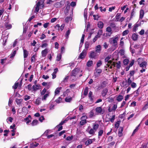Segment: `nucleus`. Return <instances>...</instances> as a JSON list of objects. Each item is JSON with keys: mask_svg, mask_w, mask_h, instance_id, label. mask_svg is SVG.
Wrapping results in <instances>:
<instances>
[{"mask_svg": "<svg viewBox=\"0 0 148 148\" xmlns=\"http://www.w3.org/2000/svg\"><path fill=\"white\" fill-rule=\"evenodd\" d=\"M110 58L111 57L110 56H107L105 59V62H107V63L106 64V66H105V67L107 69L108 67H109L110 64H112V63L113 64V65L114 64V62H112V60H109Z\"/></svg>", "mask_w": 148, "mask_h": 148, "instance_id": "nucleus-1", "label": "nucleus"}, {"mask_svg": "<svg viewBox=\"0 0 148 148\" xmlns=\"http://www.w3.org/2000/svg\"><path fill=\"white\" fill-rule=\"evenodd\" d=\"M87 116H82L81 118V121L80 122L79 124L81 126H83L87 123V121L86 119H88Z\"/></svg>", "mask_w": 148, "mask_h": 148, "instance_id": "nucleus-2", "label": "nucleus"}, {"mask_svg": "<svg viewBox=\"0 0 148 148\" xmlns=\"http://www.w3.org/2000/svg\"><path fill=\"white\" fill-rule=\"evenodd\" d=\"M65 3V1L61 0L60 2H57L54 4V6L56 8H59L63 6Z\"/></svg>", "mask_w": 148, "mask_h": 148, "instance_id": "nucleus-3", "label": "nucleus"}, {"mask_svg": "<svg viewBox=\"0 0 148 148\" xmlns=\"http://www.w3.org/2000/svg\"><path fill=\"white\" fill-rule=\"evenodd\" d=\"M87 54L86 50L84 49L78 56V59H83L85 57Z\"/></svg>", "mask_w": 148, "mask_h": 148, "instance_id": "nucleus-4", "label": "nucleus"}, {"mask_svg": "<svg viewBox=\"0 0 148 148\" xmlns=\"http://www.w3.org/2000/svg\"><path fill=\"white\" fill-rule=\"evenodd\" d=\"M97 55V53L96 52L94 51H92L90 52V54L89 56L90 58L95 59Z\"/></svg>", "mask_w": 148, "mask_h": 148, "instance_id": "nucleus-5", "label": "nucleus"}, {"mask_svg": "<svg viewBox=\"0 0 148 148\" xmlns=\"http://www.w3.org/2000/svg\"><path fill=\"white\" fill-rule=\"evenodd\" d=\"M80 71V70L79 68H76L72 71L71 74L76 76L77 74Z\"/></svg>", "mask_w": 148, "mask_h": 148, "instance_id": "nucleus-6", "label": "nucleus"}, {"mask_svg": "<svg viewBox=\"0 0 148 148\" xmlns=\"http://www.w3.org/2000/svg\"><path fill=\"white\" fill-rule=\"evenodd\" d=\"M106 31L107 32L106 34L107 36H110L112 34V30L110 27H108L106 29Z\"/></svg>", "mask_w": 148, "mask_h": 148, "instance_id": "nucleus-7", "label": "nucleus"}, {"mask_svg": "<svg viewBox=\"0 0 148 148\" xmlns=\"http://www.w3.org/2000/svg\"><path fill=\"white\" fill-rule=\"evenodd\" d=\"M138 64H139L140 66L141 67H142V68H146L147 63L146 61H144L140 64H139V62H138Z\"/></svg>", "mask_w": 148, "mask_h": 148, "instance_id": "nucleus-8", "label": "nucleus"}, {"mask_svg": "<svg viewBox=\"0 0 148 148\" xmlns=\"http://www.w3.org/2000/svg\"><path fill=\"white\" fill-rule=\"evenodd\" d=\"M70 9V5L68 4L65 9L64 11L65 14L66 15H68Z\"/></svg>", "mask_w": 148, "mask_h": 148, "instance_id": "nucleus-9", "label": "nucleus"}, {"mask_svg": "<svg viewBox=\"0 0 148 148\" xmlns=\"http://www.w3.org/2000/svg\"><path fill=\"white\" fill-rule=\"evenodd\" d=\"M101 50V48L100 45H99L96 47L95 51L97 53H100Z\"/></svg>", "mask_w": 148, "mask_h": 148, "instance_id": "nucleus-10", "label": "nucleus"}, {"mask_svg": "<svg viewBox=\"0 0 148 148\" xmlns=\"http://www.w3.org/2000/svg\"><path fill=\"white\" fill-rule=\"evenodd\" d=\"M40 87V85H34L32 87V88L33 89V91H36L38 90L39 88V87Z\"/></svg>", "mask_w": 148, "mask_h": 148, "instance_id": "nucleus-11", "label": "nucleus"}, {"mask_svg": "<svg viewBox=\"0 0 148 148\" xmlns=\"http://www.w3.org/2000/svg\"><path fill=\"white\" fill-rule=\"evenodd\" d=\"M108 92V89L107 88H105L102 91L101 95L103 97H105L107 95Z\"/></svg>", "mask_w": 148, "mask_h": 148, "instance_id": "nucleus-12", "label": "nucleus"}, {"mask_svg": "<svg viewBox=\"0 0 148 148\" xmlns=\"http://www.w3.org/2000/svg\"><path fill=\"white\" fill-rule=\"evenodd\" d=\"M94 110L93 109L91 110L90 112L88 113L89 117L90 118H91L93 116H94L95 115L94 114Z\"/></svg>", "mask_w": 148, "mask_h": 148, "instance_id": "nucleus-13", "label": "nucleus"}, {"mask_svg": "<svg viewBox=\"0 0 148 148\" xmlns=\"http://www.w3.org/2000/svg\"><path fill=\"white\" fill-rule=\"evenodd\" d=\"M47 49H45L44 50L42 51L41 54L42 57H44L46 56L47 53Z\"/></svg>", "mask_w": 148, "mask_h": 148, "instance_id": "nucleus-14", "label": "nucleus"}, {"mask_svg": "<svg viewBox=\"0 0 148 148\" xmlns=\"http://www.w3.org/2000/svg\"><path fill=\"white\" fill-rule=\"evenodd\" d=\"M115 21H120V14L117 13L115 16Z\"/></svg>", "mask_w": 148, "mask_h": 148, "instance_id": "nucleus-15", "label": "nucleus"}, {"mask_svg": "<svg viewBox=\"0 0 148 148\" xmlns=\"http://www.w3.org/2000/svg\"><path fill=\"white\" fill-rule=\"evenodd\" d=\"M102 70L101 69H98L96 70V73H95V76L98 77L100 74L102 72Z\"/></svg>", "mask_w": 148, "mask_h": 148, "instance_id": "nucleus-16", "label": "nucleus"}, {"mask_svg": "<svg viewBox=\"0 0 148 148\" xmlns=\"http://www.w3.org/2000/svg\"><path fill=\"white\" fill-rule=\"evenodd\" d=\"M77 78L76 76L73 75L72 74H71V77H70V80L72 82H74L76 80Z\"/></svg>", "mask_w": 148, "mask_h": 148, "instance_id": "nucleus-17", "label": "nucleus"}, {"mask_svg": "<svg viewBox=\"0 0 148 148\" xmlns=\"http://www.w3.org/2000/svg\"><path fill=\"white\" fill-rule=\"evenodd\" d=\"M99 125L98 123H95L92 127V129H94L95 131H96L99 128Z\"/></svg>", "mask_w": 148, "mask_h": 148, "instance_id": "nucleus-18", "label": "nucleus"}, {"mask_svg": "<svg viewBox=\"0 0 148 148\" xmlns=\"http://www.w3.org/2000/svg\"><path fill=\"white\" fill-rule=\"evenodd\" d=\"M118 38H114L111 41V43L113 44V46H115L116 45H117V42L116 40Z\"/></svg>", "mask_w": 148, "mask_h": 148, "instance_id": "nucleus-19", "label": "nucleus"}, {"mask_svg": "<svg viewBox=\"0 0 148 148\" xmlns=\"http://www.w3.org/2000/svg\"><path fill=\"white\" fill-rule=\"evenodd\" d=\"M62 88L61 87L57 88L55 91V95H56L59 94Z\"/></svg>", "mask_w": 148, "mask_h": 148, "instance_id": "nucleus-20", "label": "nucleus"}, {"mask_svg": "<svg viewBox=\"0 0 148 148\" xmlns=\"http://www.w3.org/2000/svg\"><path fill=\"white\" fill-rule=\"evenodd\" d=\"M129 61V60L128 59H125L123 60V64L124 65H127L128 64Z\"/></svg>", "mask_w": 148, "mask_h": 148, "instance_id": "nucleus-21", "label": "nucleus"}, {"mask_svg": "<svg viewBox=\"0 0 148 148\" xmlns=\"http://www.w3.org/2000/svg\"><path fill=\"white\" fill-rule=\"evenodd\" d=\"M103 23L102 21L98 22L97 24L98 27L100 29H102L103 26Z\"/></svg>", "mask_w": 148, "mask_h": 148, "instance_id": "nucleus-22", "label": "nucleus"}, {"mask_svg": "<svg viewBox=\"0 0 148 148\" xmlns=\"http://www.w3.org/2000/svg\"><path fill=\"white\" fill-rule=\"evenodd\" d=\"M23 57L24 58H26L28 56V51L26 49H23Z\"/></svg>", "mask_w": 148, "mask_h": 148, "instance_id": "nucleus-23", "label": "nucleus"}, {"mask_svg": "<svg viewBox=\"0 0 148 148\" xmlns=\"http://www.w3.org/2000/svg\"><path fill=\"white\" fill-rule=\"evenodd\" d=\"M102 110V109L101 107H97L95 109L96 112L99 113H101Z\"/></svg>", "mask_w": 148, "mask_h": 148, "instance_id": "nucleus-24", "label": "nucleus"}, {"mask_svg": "<svg viewBox=\"0 0 148 148\" xmlns=\"http://www.w3.org/2000/svg\"><path fill=\"white\" fill-rule=\"evenodd\" d=\"M144 13L143 10H141L140 11L139 18L142 19L143 17Z\"/></svg>", "mask_w": 148, "mask_h": 148, "instance_id": "nucleus-25", "label": "nucleus"}, {"mask_svg": "<svg viewBox=\"0 0 148 148\" xmlns=\"http://www.w3.org/2000/svg\"><path fill=\"white\" fill-rule=\"evenodd\" d=\"M38 121L36 119L34 120L31 123V125L32 126H34L37 125L38 123Z\"/></svg>", "mask_w": 148, "mask_h": 148, "instance_id": "nucleus-26", "label": "nucleus"}, {"mask_svg": "<svg viewBox=\"0 0 148 148\" xmlns=\"http://www.w3.org/2000/svg\"><path fill=\"white\" fill-rule=\"evenodd\" d=\"M90 43L89 42L86 41L85 42V48L86 50H87L88 49L90 45Z\"/></svg>", "mask_w": 148, "mask_h": 148, "instance_id": "nucleus-27", "label": "nucleus"}, {"mask_svg": "<svg viewBox=\"0 0 148 148\" xmlns=\"http://www.w3.org/2000/svg\"><path fill=\"white\" fill-rule=\"evenodd\" d=\"M129 41H130V51L132 53V54H133V53H135V50L134 49H132V48H131V46L132 45H133V43H132V42L130 40V39H129Z\"/></svg>", "mask_w": 148, "mask_h": 148, "instance_id": "nucleus-28", "label": "nucleus"}, {"mask_svg": "<svg viewBox=\"0 0 148 148\" xmlns=\"http://www.w3.org/2000/svg\"><path fill=\"white\" fill-rule=\"evenodd\" d=\"M140 125V124H139L138 125V126H137L135 129L133 131V132H132V136H133L134 134L138 130V127H139V126Z\"/></svg>", "mask_w": 148, "mask_h": 148, "instance_id": "nucleus-29", "label": "nucleus"}, {"mask_svg": "<svg viewBox=\"0 0 148 148\" xmlns=\"http://www.w3.org/2000/svg\"><path fill=\"white\" fill-rule=\"evenodd\" d=\"M72 97H67L65 99V101L66 102H70L72 100Z\"/></svg>", "mask_w": 148, "mask_h": 148, "instance_id": "nucleus-30", "label": "nucleus"}, {"mask_svg": "<svg viewBox=\"0 0 148 148\" xmlns=\"http://www.w3.org/2000/svg\"><path fill=\"white\" fill-rule=\"evenodd\" d=\"M22 101L23 99H18L16 98L15 99V101L17 105L20 104Z\"/></svg>", "mask_w": 148, "mask_h": 148, "instance_id": "nucleus-31", "label": "nucleus"}, {"mask_svg": "<svg viewBox=\"0 0 148 148\" xmlns=\"http://www.w3.org/2000/svg\"><path fill=\"white\" fill-rule=\"evenodd\" d=\"M72 19V18L70 16H67L66 18L65 19V21L66 23H68L69 21H71Z\"/></svg>", "mask_w": 148, "mask_h": 148, "instance_id": "nucleus-32", "label": "nucleus"}, {"mask_svg": "<svg viewBox=\"0 0 148 148\" xmlns=\"http://www.w3.org/2000/svg\"><path fill=\"white\" fill-rule=\"evenodd\" d=\"M49 96V92L47 93H46V94H45L43 96V97L42 98V100H46L47 97H48Z\"/></svg>", "mask_w": 148, "mask_h": 148, "instance_id": "nucleus-33", "label": "nucleus"}, {"mask_svg": "<svg viewBox=\"0 0 148 148\" xmlns=\"http://www.w3.org/2000/svg\"><path fill=\"white\" fill-rule=\"evenodd\" d=\"M88 92V88L87 87H86L84 89V95L86 96L87 95Z\"/></svg>", "mask_w": 148, "mask_h": 148, "instance_id": "nucleus-34", "label": "nucleus"}, {"mask_svg": "<svg viewBox=\"0 0 148 148\" xmlns=\"http://www.w3.org/2000/svg\"><path fill=\"white\" fill-rule=\"evenodd\" d=\"M93 64V62L92 60L88 61L86 63V65L88 67L91 66Z\"/></svg>", "mask_w": 148, "mask_h": 148, "instance_id": "nucleus-35", "label": "nucleus"}, {"mask_svg": "<svg viewBox=\"0 0 148 148\" xmlns=\"http://www.w3.org/2000/svg\"><path fill=\"white\" fill-rule=\"evenodd\" d=\"M62 58V55L61 53H59L58 54L56 57V60L57 61H60Z\"/></svg>", "mask_w": 148, "mask_h": 148, "instance_id": "nucleus-36", "label": "nucleus"}, {"mask_svg": "<svg viewBox=\"0 0 148 148\" xmlns=\"http://www.w3.org/2000/svg\"><path fill=\"white\" fill-rule=\"evenodd\" d=\"M28 27L26 26H24L23 29V34L24 36L25 34L27 31Z\"/></svg>", "mask_w": 148, "mask_h": 148, "instance_id": "nucleus-37", "label": "nucleus"}, {"mask_svg": "<svg viewBox=\"0 0 148 148\" xmlns=\"http://www.w3.org/2000/svg\"><path fill=\"white\" fill-rule=\"evenodd\" d=\"M103 131L102 130H99L98 132V136H101L103 134Z\"/></svg>", "mask_w": 148, "mask_h": 148, "instance_id": "nucleus-38", "label": "nucleus"}, {"mask_svg": "<svg viewBox=\"0 0 148 148\" xmlns=\"http://www.w3.org/2000/svg\"><path fill=\"white\" fill-rule=\"evenodd\" d=\"M16 53V50H14L13 52L11 53L10 55V58H13L15 56Z\"/></svg>", "mask_w": 148, "mask_h": 148, "instance_id": "nucleus-39", "label": "nucleus"}, {"mask_svg": "<svg viewBox=\"0 0 148 148\" xmlns=\"http://www.w3.org/2000/svg\"><path fill=\"white\" fill-rule=\"evenodd\" d=\"M106 82L105 81H103L101 84L100 87L102 88L105 87L106 86Z\"/></svg>", "mask_w": 148, "mask_h": 148, "instance_id": "nucleus-40", "label": "nucleus"}, {"mask_svg": "<svg viewBox=\"0 0 148 148\" xmlns=\"http://www.w3.org/2000/svg\"><path fill=\"white\" fill-rule=\"evenodd\" d=\"M6 28L8 29H9L11 28L12 26L11 24H9L8 23H6L5 25Z\"/></svg>", "mask_w": 148, "mask_h": 148, "instance_id": "nucleus-41", "label": "nucleus"}, {"mask_svg": "<svg viewBox=\"0 0 148 148\" xmlns=\"http://www.w3.org/2000/svg\"><path fill=\"white\" fill-rule=\"evenodd\" d=\"M18 84H19L18 82H16L15 83L14 85L12 86L14 90L16 89L17 88L18 86Z\"/></svg>", "mask_w": 148, "mask_h": 148, "instance_id": "nucleus-42", "label": "nucleus"}, {"mask_svg": "<svg viewBox=\"0 0 148 148\" xmlns=\"http://www.w3.org/2000/svg\"><path fill=\"white\" fill-rule=\"evenodd\" d=\"M96 131L93 129L92 128L89 131L88 133L90 134H93Z\"/></svg>", "mask_w": 148, "mask_h": 148, "instance_id": "nucleus-43", "label": "nucleus"}, {"mask_svg": "<svg viewBox=\"0 0 148 148\" xmlns=\"http://www.w3.org/2000/svg\"><path fill=\"white\" fill-rule=\"evenodd\" d=\"M62 100V98L60 97H59L55 101L56 103H60Z\"/></svg>", "mask_w": 148, "mask_h": 148, "instance_id": "nucleus-44", "label": "nucleus"}, {"mask_svg": "<svg viewBox=\"0 0 148 148\" xmlns=\"http://www.w3.org/2000/svg\"><path fill=\"white\" fill-rule=\"evenodd\" d=\"M93 16L94 17V20H98L100 17L98 15H93Z\"/></svg>", "mask_w": 148, "mask_h": 148, "instance_id": "nucleus-45", "label": "nucleus"}, {"mask_svg": "<svg viewBox=\"0 0 148 148\" xmlns=\"http://www.w3.org/2000/svg\"><path fill=\"white\" fill-rule=\"evenodd\" d=\"M148 108V102L145 104L143 108L142 109V110L143 111L145 110Z\"/></svg>", "mask_w": 148, "mask_h": 148, "instance_id": "nucleus-46", "label": "nucleus"}, {"mask_svg": "<svg viewBox=\"0 0 148 148\" xmlns=\"http://www.w3.org/2000/svg\"><path fill=\"white\" fill-rule=\"evenodd\" d=\"M71 33V30L70 29L68 30L66 32L65 34V36L66 37H69L70 34Z\"/></svg>", "mask_w": 148, "mask_h": 148, "instance_id": "nucleus-47", "label": "nucleus"}, {"mask_svg": "<svg viewBox=\"0 0 148 148\" xmlns=\"http://www.w3.org/2000/svg\"><path fill=\"white\" fill-rule=\"evenodd\" d=\"M120 121H117L115 124V127L116 129L118 128L120 125Z\"/></svg>", "mask_w": 148, "mask_h": 148, "instance_id": "nucleus-48", "label": "nucleus"}, {"mask_svg": "<svg viewBox=\"0 0 148 148\" xmlns=\"http://www.w3.org/2000/svg\"><path fill=\"white\" fill-rule=\"evenodd\" d=\"M148 144V143H145V144H143L141 146V147L140 148H148L147 145Z\"/></svg>", "mask_w": 148, "mask_h": 148, "instance_id": "nucleus-49", "label": "nucleus"}, {"mask_svg": "<svg viewBox=\"0 0 148 148\" xmlns=\"http://www.w3.org/2000/svg\"><path fill=\"white\" fill-rule=\"evenodd\" d=\"M102 33V31L101 30H99V32L97 33L98 35H96L95 36V37H100V35H99V34H100V35H101Z\"/></svg>", "mask_w": 148, "mask_h": 148, "instance_id": "nucleus-50", "label": "nucleus"}, {"mask_svg": "<svg viewBox=\"0 0 148 148\" xmlns=\"http://www.w3.org/2000/svg\"><path fill=\"white\" fill-rule=\"evenodd\" d=\"M35 55H33L31 58V61L32 62H35Z\"/></svg>", "mask_w": 148, "mask_h": 148, "instance_id": "nucleus-51", "label": "nucleus"}, {"mask_svg": "<svg viewBox=\"0 0 148 148\" xmlns=\"http://www.w3.org/2000/svg\"><path fill=\"white\" fill-rule=\"evenodd\" d=\"M69 76H66L64 79L63 82L64 83H65L68 81V80L69 79Z\"/></svg>", "mask_w": 148, "mask_h": 148, "instance_id": "nucleus-52", "label": "nucleus"}, {"mask_svg": "<svg viewBox=\"0 0 148 148\" xmlns=\"http://www.w3.org/2000/svg\"><path fill=\"white\" fill-rule=\"evenodd\" d=\"M130 77L128 78L127 79V82L128 85L127 86H128L130 85V84L131 83H132V81L130 79Z\"/></svg>", "mask_w": 148, "mask_h": 148, "instance_id": "nucleus-53", "label": "nucleus"}, {"mask_svg": "<svg viewBox=\"0 0 148 148\" xmlns=\"http://www.w3.org/2000/svg\"><path fill=\"white\" fill-rule=\"evenodd\" d=\"M92 142V140L91 139H89L87 141L86 143L87 145H88L89 144H91Z\"/></svg>", "mask_w": 148, "mask_h": 148, "instance_id": "nucleus-54", "label": "nucleus"}, {"mask_svg": "<svg viewBox=\"0 0 148 148\" xmlns=\"http://www.w3.org/2000/svg\"><path fill=\"white\" fill-rule=\"evenodd\" d=\"M102 62L101 60H99L98 61L97 64V67H100V66L102 64Z\"/></svg>", "mask_w": 148, "mask_h": 148, "instance_id": "nucleus-55", "label": "nucleus"}, {"mask_svg": "<svg viewBox=\"0 0 148 148\" xmlns=\"http://www.w3.org/2000/svg\"><path fill=\"white\" fill-rule=\"evenodd\" d=\"M129 75L130 76V77H131L132 76H133L134 73H135V71L134 70L130 71Z\"/></svg>", "mask_w": 148, "mask_h": 148, "instance_id": "nucleus-56", "label": "nucleus"}, {"mask_svg": "<svg viewBox=\"0 0 148 148\" xmlns=\"http://www.w3.org/2000/svg\"><path fill=\"white\" fill-rule=\"evenodd\" d=\"M114 98H112V97H109L108 98V100L109 102H113L114 101Z\"/></svg>", "mask_w": 148, "mask_h": 148, "instance_id": "nucleus-57", "label": "nucleus"}, {"mask_svg": "<svg viewBox=\"0 0 148 148\" xmlns=\"http://www.w3.org/2000/svg\"><path fill=\"white\" fill-rule=\"evenodd\" d=\"M131 86L133 88H135L136 86V83L134 82H132L131 84Z\"/></svg>", "mask_w": 148, "mask_h": 148, "instance_id": "nucleus-58", "label": "nucleus"}, {"mask_svg": "<svg viewBox=\"0 0 148 148\" xmlns=\"http://www.w3.org/2000/svg\"><path fill=\"white\" fill-rule=\"evenodd\" d=\"M73 138V137L72 136H68L66 138V140H67L70 141L72 140Z\"/></svg>", "mask_w": 148, "mask_h": 148, "instance_id": "nucleus-59", "label": "nucleus"}, {"mask_svg": "<svg viewBox=\"0 0 148 148\" xmlns=\"http://www.w3.org/2000/svg\"><path fill=\"white\" fill-rule=\"evenodd\" d=\"M10 131L9 130H5L4 131V132L5 133L4 134V136H8V133Z\"/></svg>", "mask_w": 148, "mask_h": 148, "instance_id": "nucleus-60", "label": "nucleus"}, {"mask_svg": "<svg viewBox=\"0 0 148 148\" xmlns=\"http://www.w3.org/2000/svg\"><path fill=\"white\" fill-rule=\"evenodd\" d=\"M138 26V25H135L133 27V31L135 32L137 29V27Z\"/></svg>", "mask_w": 148, "mask_h": 148, "instance_id": "nucleus-61", "label": "nucleus"}, {"mask_svg": "<svg viewBox=\"0 0 148 148\" xmlns=\"http://www.w3.org/2000/svg\"><path fill=\"white\" fill-rule=\"evenodd\" d=\"M25 121H26V123L27 124H29L30 122L31 121V120H29V119H28V118L26 117V118H25L24 119Z\"/></svg>", "mask_w": 148, "mask_h": 148, "instance_id": "nucleus-62", "label": "nucleus"}, {"mask_svg": "<svg viewBox=\"0 0 148 148\" xmlns=\"http://www.w3.org/2000/svg\"><path fill=\"white\" fill-rule=\"evenodd\" d=\"M134 60H132L130 62L129 65H128L130 67L132 66L134 64Z\"/></svg>", "mask_w": 148, "mask_h": 148, "instance_id": "nucleus-63", "label": "nucleus"}, {"mask_svg": "<svg viewBox=\"0 0 148 148\" xmlns=\"http://www.w3.org/2000/svg\"><path fill=\"white\" fill-rule=\"evenodd\" d=\"M45 119V118L43 116H41L39 119V120L41 122Z\"/></svg>", "mask_w": 148, "mask_h": 148, "instance_id": "nucleus-64", "label": "nucleus"}]
</instances>
